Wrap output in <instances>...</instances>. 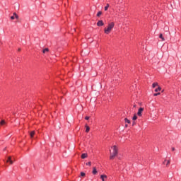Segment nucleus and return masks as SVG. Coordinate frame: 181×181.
I'll use <instances>...</instances> for the list:
<instances>
[{
    "mask_svg": "<svg viewBox=\"0 0 181 181\" xmlns=\"http://www.w3.org/2000/svg\"><path fill=\"white\" fill-rule=\"evenodd\" d=\"M10 163V165H13V161L12 160H11L10 161H8Z\"/></svg>",
    "mask_w": 181,
    "mask_h": 181,
    "instance_id": "obj_25",
    "label": "nucleus"
},
{
    "mask_svg": "<svg viewBox=\"0 0 181 181\" xmlns=\"http://www.w3.org/2000/svg\"><path fill=\"white\" fill-rule=\"evenodd\" d=\"M108 8H110V4H107L106 6L105 7V11H108Z\"/></svg>",
    "mask_w": 181,
    "mask_h": 181,
    "instance_id": "obj_14",
    "label": "nucleus"
},
{
    "mask_svg": "<svg viewBox=\"0 0 181 181\" xmlns=\"http://www.w3.org/2000/svg\"><path fill=\"white\" fill-rule=\"evenodd\" d=\"M160 90H162V88H160V86L158 87V88L155 89V92L158 93V91H160Z\"/></svg>",
    "mask_w": 181,
    "mask_h": 181,
    "instance_id": "obj_10",
    "label": "nucleus"
},
{
    "mask_svg": "<svg viewBox=\"0 0 181 181\" xmlns=\"http://www.w3.org/2000/svg\"><path fill=\"white\" fill-rule=\"evenodd\" d=\"M166 163V160H164L163 164L165 165Z\"/></svg>",
    "mask_w": 181,
    "mask_h": 181,
    "instance_id": "obj_30",
    "label": "nucleus"
},
{
    "mask_svg": "<svg viewBox=\"0 0 181 181\" xmlns=\"http://www.w3.org/2000/svg\"><path fill=\"white\" fill-rule=\"evenodd\" d=\"M97 26H104V23L103 22V21H99L97 23Z\"/></svg>",
    "mask_w": 181,
    "mask_h": 181,
    "instance_id": "obj_3",
    "label": "nucleus"
},
{
    "mask_svg": "<svg viewBox=\"0 0 181 181\" xmlns=\"http://www.w3.org/2000/svg\"><path fill=\"white\" fill-rule=\"evenodd\" d=\"M112 148H113V151L111 152L110 151V159H114V158L118 155V148H117V146H113Z\"/></svg>",
    "mask_w": 181,
    "mask_h": 181,
    "instance_id": "obj_2",
    "label": "nucleus"
},
{
    "mask_svg": "<svg viewBox=\"0 0 181 181\" xmlns=\"http://www.w3.org/2000/svg\"><path fill=\"white\" fill-rule=\"evenodd\" d=\"M86 132H90V127H88V125H87V124H86Z\"/></svg>",
    "mask_w": 181,
    "mask_h": 181,
    "instance_id": "obj_8",
    "label": "nucleus"
},
{
    "mask_svg": "<svg viewBox=\"0 0 181 181\" xmlns=\"http://www.w3.org/2000/svg\"><path fill=\"white\" fill-rule=\"evenodd\" d=\"M142 112H144V108L143 107H140L138 110L137 114H142Z\"/></svg>",
    "mask_w": 181,
    "mask_h": 181,
    "instance_id": "obj_5",
    "label": "nucleus"
},
{
    "mask_svg": "<svg viewBox=\"0 0 181 181\" xmlns=\"http://www.w3.org/2000/svg\"><path fill=\"white\" fill-rule=\"evenodd\" d=\"M124 122L127 124H131V120L128 119L127 118L124 119Z\"/></svg>",
    "mask_w": 181,
    "mask_h": 181,
    "instance_id": "obj_12",
    "label": "nucleus"
},
{
    "mask_svg": "<svg viewBox=\"0 0 181 181\" xmlns=\"http://www.w3.org/2000/svg\"><path fill=\"white\" fill-rule=\"evenodd\" d=\"M172 151H175V147H173V148H172Z\"/></svg>",
    "mask_w": 181,
    "mask_h": 181,
    "instance_id": "obj_29",
    "label": "nucleus"
},
{
    "mask_svg": "<svg viewBox=\"0 0 181 181\" xmlns=\"http://www.w3.org/2000/svg\"><path fill=\"white\" fill-rule=\"evenodd\" d=\"M86 166H91V161H89L86 163Z\"/></svg>",
    "mask_w": 181,
    "mask_h": 181,
    "instance_id": "obj_19",
    "label": "nucleus"
},
{
    "mask_svg": "<svg viewBox=\"0 0 181 181\" xmlns=\"http://www.w3.org/2000/svg\"><path fill=\"white\" fill-rule=\"evenodd\" d=\"M92 173L93 175H97V168H95V167H93V170Z\"/></svg>",
    "mask_w": 181,
    "mask_h": 181,
    "instance_id": "obj_7",
    "label": "nucleus"
},
{
    "mask_svg": "<svg viewBox=\"0 0 181 181\" xmlns=\"http://www.w3.org/2000/svg\"><path fill=\"white\" fill-rule=\"evenodd\" d=\"M18 52H21V48L18 49Z\"/></svg>",
    "mask_w": 181,
    "mask_h": 181,
    "instance_id": "obj_31",
    "label": "nucleus"
},
{
    "mask_svg": "<svg viewBox=\"0 0 181 181\" xmlns=\"http://www.w3.org/2000/svg\"><path fill=\"white\" fill-rule=\"evenodd\" d=\"M114 26H115V24L114 23H110L107 25V28H105V33L106 35H108L109 33H111V30H112V29H114Z\"/></svg>",
    "mask_w": 181,
    "mask_h": 181,
    "instance_id": "obj_1",
    "label": "nucleus"
},
{
    "mask_svg": "<svg viewBox=\"0 0 181 181\" xmlns=\"http://www.w3.org/2000/svg\"><path fill=\"white\" fill-rule=\"evenodd\" d=\"M30 138H33V136H35V131H33L30 133Z\"/></svg>",
    "mask_w": 181,
    "mask_h": 181,
    "instance_id": "obj_9",
    "label": "nucleus"
},
{
    "mask_svg": "<svg viewBox=\"0 0 181 181\" xmlns=\"http://www.w3.org/2000/svg\"><path fill=\"white\" fill-rule=\"evenodd\" d=\"M11 160H12V157L8 156L6 162L8 163V162H10Z\"/></svg>",
    "mask_w": 181,
    "mask_h": 181,
    "instance_id": "obj_16",
    "label": "nucleus"
},
{
    "mask_svg": "<svg viewBox=\"0 0 181 181\" xmlns=\"http://www.w3.org/2000/svg\"><path fill=\"white\" fill-rule=\"evenodd\" d=\"M159 38L161 39L162 42H165V37H163V34H160Z\"/></svg>",
    "mask_w": 181,
    "mask_h": 181,
    "instance_id": "obj_6",
    "label": "nucleus"
},
{
    "mask_svg": "<svg viewBox=\"0 0 181 181\" xmlns=\"http://www.w3.org/2000/svg\"><path fill=\"white\" fill-rule=\"evenodd\" d=\"M153 95H154V97H156L158 95H160V93H154Z\"/></svg>",
    "mask_w": 181,
    "mask_h": 181,
    "instance_id": "obj_20",
    "label": "nucleus"
},
{
    "mask_svg": "<svg viewBox=\"0 0 181 181\" xmlns=\"http://www.w3.org/2000/svg\"><path fill=\"white\" fill-rule=\"evenodd\" d=\"M85 119H86V120L90 119V117L86 116V117H85Z\"/></svg>",
    "mask_w": 181,
    "mask_h": 181,
    "instance_id": "obj_26",
    "label": "nucleus"
},
{
    "mask_svg": "<svg viewBox=\"0 0 181 181\" xmlns=\"http://www.w3.org/2000/svg\"><path fill=\"white\" fill-rule=\"evenodd\" d=\"M1 125H4L5 124V120H1L0 122Z\"/></svg>",
    "mask_w": 181,
    "mask_h": 181,
    "instance_id": "obj_21",
    "label": "nucleus"
},
{
    "mask_svg": "<svg viewBox=\"0 0 181 181\" xmlns=\"http://www.w3.org/2000/svg\"><path fill=\"white\" fill-rule=\"evenodd\" d=\"M139 115L141 117V115H141V114H139Z\"/></svg>",
    "mask_w": 181,
    "mask_h": 181,
    "instance_id": "obj_32",
    "label": "nucleus"
},
{
    "mask_svg": "<svg viewBox=\"0 0 181 181\" xmlns=\"http://www.w3.org/2000/svg\"><path fill=\"white\" fill-rule=\"evenodd\" d=\"M125 127H126V128H128V124H125Z\"/></svg>",
    "mask_w": 181,
    "mask_h": 181,
    "instance_id": "obj_28",
    "label": "nucleus"
},
{
    "mask_svg": "<svg viewBox=\"0 0 181 181\" xmlns=\"http://www.w3.org/2000/svg\"><path fill=\"white\" fill-rule=\"evenodd\" d=\"M136 122H132V125H135Z\"/></svg>",
    "mask_w": 181,
    "mask_h": 181,
    "instance_id": "obj_27",
    "label": "nucleus"
},
{
    "mask_svg": "<svg viewBox=\"0 0 181 181\" xmlns=\"http://www.w3.org/2000/svg\"><path fill=\"white\" fill-rule=\"evenodd\" d=\"M101 15H103V12H102V11H99V12L97 13V16H98V17L101 16Z\"/></svg>",
    "mask_w": 181,
    "mask_h": 181,
    "instance_id": "obj_15",
    "label": "nucleus"
},
{
    "mask_svg": "<svg viewBox=\"0 0 181 181\" xmlns=\"http://www.w3.org/2000/svg\"><path fill=\"white\" fill-rule=\"evenodd\" d=\"M13 16L15 17L16 19H19V16H18L16 13H13Z\"/></svg>",
    "mask_w": 181,
    "mask_h": 181,
    "instance_id": "obj_13",
    "label": "nucleus"
},
{
    "mask_svg": "<svg viewBox=\"0 0 181 181\" xmlns=\"http://www.w3.org/2000/svg\"><path fill=\"white\" fill-rule=\"evenodd\" d=\"M88 154L87 153H84L81 155V159H86V158H88Z\"/></svg>",
    "mask_w": 181,
    "mask_h": 181,
    "instance_id": "obj_4",
    "label": "nucleus"
},
{
    "mask_svg": "<svg viewBox=\"0 0 181 181\" xmlns=\"http://www.w3.org/2000/svg\"><path fill=\"white\" fill-rule=\"evenodd\" d=\"M133 121H135L136 119H138V117H136V115H134L132 118Z\"/></svg>",
    "mask_w": 181,
    "mask_h": 181,
    "instance_id": "obj_18",
    "label": "nucleus"
},
{
    "mask_svg": "<svg viewBox=\"0 0 181 181\" xmlns=\"http://www.w3.org/2000/svg\"><path fill=\"white\" fill-rule=\"evenodd\" d=\"M158 86V83H153V88H155V87Z\"/></svg>",
    "mask_w": 181,
    "mask_h": 181,
    "instance_id": "obj_17",
    "label": "nucleus"
},
{
    "mask_svg": "<svg viewBox=\"0 0 181 181\" xmlns=\"http://www.w3.org/2000/svg\"><path fill=\"white\" fill-rule=\"evenodd\" d=\"M49 52V48H45L42 50V53H47Z\"/></svg>",
    "mask_w": 181,
    "mask_h": 181,
    "instance_id": "obj_11",
    "label": "nucleus"
},
{
    "mask_svg": "<svg viewBox=\"0 0 181 181\" xmlns=\"http://www.w3.org/2000/svg\"><path fill=\"white\" fill-rule=\"evenodd\" d=\"M16 18H15V16H11V21H13V19H15Z\"/></svg>",
    "mask_w": 181,
    "mask_h": 181,
    "instance_id": "obj_24",
    "label": "nucleus"
},
{
    "mask_svg": "<svg viewBox=\"0 0 181 181\" xmlns=\"http://www.w3.org/2000/svg\"><path fill=\"white\" fill-rule=\"evenodd\" d=\"M81 176H82V177L86 176V173H85L81 172Z\"/></svg>",
    "mask_w": 181,
    "mask_h": 181,
    "instance_id": "obj_23",
    "label": "nucleus"
},
{
    "mask_svg": "<svg viewBox=\"0 0 181 181\" xmlns=\"http://www.w3.org/2000/svg\"><path fill=\"white\" fill-rule=\"evenodd\" d=\"M168 165H170V160H168L166 163V166H168Z\"/></svg>",
    "mask_w": 181,
    "mask_h": 181,
    "instance_id": "obj_22",
    "label": "nucleus"
}]
</instances>
